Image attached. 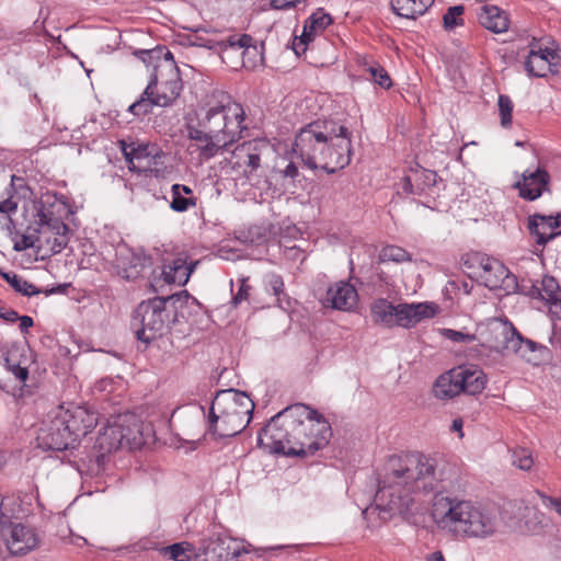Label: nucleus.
<instances>
[{"label":"nucleus","mask_w":561,"mask_h":561,"mask_svg":"<svg viewBox=\"0 0 561 561\" xmlns=\"http://www.w3.org/2000/svg\"><path fill=\"white\" fill-rule=\"evenodd\" d=\"M472 260L478 263L477 275L485 287L508 290L515 286V277L499 260L482 254H474Z\"/></svg>","instance_id":"obj_10"},{"label":"nucleus","mask_w":561,"mask_h":561,"mask_svg":"<svg viewBox=\"0 0 561 561\" xmlns=\"http://www.w3.org/2000/svg\"><path fill=\"white\" fill-rule=\"evenodd\" d=\"M12 226H13V220H12V218L8 217L7 228L10 232V234L12 233V231H11Z\"/></svg>","instance_id":"obj_63"},{"label":"nucleus","mask_w":561,"mask_h":561,"mask_svg":"<svg viewBox=\"0 0 561 561\" xmlns=\"http://www.w3.org/2000/svg\"><path fill=\"white\" fill-rule=\"evenodd\" d=\"M168 319L165 300L156 297L138 305L133 314V327L139 341L149 344L162 336Z\"/></svg>","instance_id":"obj_8"},{"label":"nucleus","mask_w":561,"mask_h":561,"mask_svg":"<svg viewBox=\"0 0 561 561\" xmlns=\"http://www.w3.org/2000/svg\"><path fill=\"white\" fill-rule=\"evenodd\" d=\"M512 465L520 470H530L534 466L531 453L526 448H516L512 453Z\"/></svg>","instance_id":"obj_43"},{"label":"nucleus","mask_w":561,"mask_h":561,"mask_svg":"<svg viewBox=\"0 0 561 561\" xmlns=\"http://www.w3.org/2000/svg\"><path fill=\"white\" fill-rule=\"evenodd\" d=\"M436 307L433 304H400L396 306V325L413 328L424 319L435 316Z\"/></svg>","instance_id":"obj_19"},{"label":"nucleus","mask_w":561,"mask_h":561,"mask_svg":"<svg viewBox=\"0 0 561 561\" xmlns=\"http://www.w3.org/2000/svg\"><path fill=\"white\" fill-rule=\"evenodd\" d=\"M431 516L442 531L461 538H486L496 533V514L471 501L436 495Z\"/></svg>","instance_id":"obj_5"},{"label":"nucleus","mask_w":561,"mask_h":561,"mask_svg":"<svg viewBox=\"0 0 561 561\" xmlns=\"http://www.w3.org/2000/svg\"><path fill=\"white\" fill-rule=\"evenodd\" d=\"M121 149L129 170L138 173L146 172L151 167L152 159L158 154V150L147 144L135 146L121 141Z\"/></svg>","instance_id":"obj_20"},{"label":"nucleus","mask_w":561,"mask_h":561,"mask_svg":"<svg viewBox=\"0 0 561 561\" xmlns=\"http://www.w3.org/2000/svg\"><path fill=\"white\" fill-rule=\"evenodd\" d=\"M254 403L242 391H219L211 402L208 414L209 431L218 437H232L241 433L252 419Z\"/></svg>","instance_id":"obj_6"},{"label":"nucleus","mask_w":561,"mask_h":561,"mask_svg":"<svg viewBox=\"0 0 561 561\" xmlns=\"http://www.w3.org/2000/svg\"><path fill=\"white\" fill-rule=\"evenodd\" d=\"M124 432L121 427L119 420H115L108 424L100 433L96 444L103 453H112L118 448H126Z\"/></svg>","instance_id":"obj_29"},{"label":"nucleus","mask_w":561,"mask_h":561,"mask_svg":"<svg viewBox=\"0 0 561 561\" xmlns=\"http://www.w3.org/2000/svg\"><path fill=\"white\" fill-rule=\"evenodd\" d=\"M426 178H427L428 180H430V178H433V179H434V178H435V174L430 172V173H428V175H427Z\"/></svg>","instance_id":"obj_64"},{"label":"nucleus","mask_w":561,"mask_h":561,"mask_svg":"<svg viewBox=\"0 0 561 561\" xmlns=\"http://www.w3.org/2000/svg\"><path fill=\"white\" fill-rule=\"evenodd\" d=\"M440 333L444 337L455 343H471L477 340V334H469L453 329H442Z\"/></svg>","instance_id":"obj_46"},{"label":"nucleus","mask_w":561,"mask_h":561,"mask_svg":"<svg viewBox=\"0 0 561 561\" xmlns=\"http://www.w3.org/2000/svg\"><path fill=\"white\" fill-rule=\"evenodd\" d=\"M370 316L376 324L387 328L396 325V306L387 299H377L370 305Z\"/></svg>","instance_id":"obj_32"},{"label":"nucleus","mask_w":561,"mask_h":561,"mask_svg":"<svg viewBox=\"0 0 561 561\" xmlns=\"http://www.w3.org/2000/svg\"><path fill=\"white\" fill-rule=\"evenodd\" d=\"M36 215L34 224H55L54 221H64L68 214V206L62 198L55 194H43L36 203Z\"/></svg>","instance_id":"obj_18"},{"label":"nucleus","mask_w":561,"mask_h":561,"mask_svg":"<svg viewBox=\"0 0 561 561\" xmlns=\"http://www.w3.org/2000/svg\"><path fill=\"white\" fill-rule=\"evenodd\" d=\"M148 262L149 259L146 255L135 253L124 248L117 253L116 267L123 278L135 280L141 275Z\"/></svg>","instance_id":"obj_23"},{"label":"nucleus","mask_w":561,"mask_h":561,"mask_svg":"<svg viewBox=\"0 0 561 561\" xmlns=\"http://www.w3.org/2000/svg\"><path fill=\"white\" fill-rule=\"evenodd\" d=\"M379 259L381 262L394 263L411 261L410 254L404 249L397 245L385 247L379 254Z\"/></svg>","instance_id":"obj_39"},{"label":"nucleus","mask_w":561,"mask_h":561,"mask_svg":"<svg viewBox=\"0 0 561 561\" xmlns=\"http://www.w3.org/2000/svg\"><path fill=\"white\" fill-rule=\"evenodd\" d=\"M557 58V54L551 49L540 48L536 50L531 48L525 61V69L528 75L538 78L546 77L548 73H556L558 72Z\"/></svg>","instance_id":"obj_21"},{"label":"nucleus","mask_w":561,"mask_h":561,"mask_svg":"<svg viewBox=\"0 0 561 561\" xmlns=\"http://www.w3.org/2000/svg\"><path fill=\"white\" fill-rule=\"evenodd\" d=\"M224 547L220 539L210 540L205 548L207 561H221L224 559Z\"/></svg>","instance_id":"obj_47"},{"label":"nucleus","mask_w":561,"mask_h":561,"mask_svg":"<svg viewBox=\"0 0 561 561\" xmlns=\"http://www.w3.org/2000/svg\"><path fill=\"white\" fill-rule=\"evenodd\" d=\"M251 287L247 284L245 279L241 280L238 293L233 296V304L237 306L244 300H248Z\"/></svg>","instance_id":"obj_49"},{"label":"nucleus","mask_w":561,"mask_h":561,"mask_svg":"<svg viewBox=\"0 0 561 561\" xmlns=\"http://www.w3.org/2000/svg\"><path fill=\"white\" fill-rule=\"evenodd\" d=\"M270 150L267 141L253 139L237 146L232 151V169H243V174L250 176L261 165V158Z\"/></svg>","instance_id":"obj_12"},{"label":"nucleus","mask_w":561,"mask_h":561,"mask_svg":"<svg viewBox=\"0 0 561 561\" xmlns=\"http://www.w3.org/2000/svg\"><path fill=\"white\" fill-rule=\"evenodd\" d=\"M479 22L494 33H503L508 28L507 14L495 5H484L479 14Z\"/></svg>","instance_id":"obj_30"},{"label":"nucleus","mask_w":561,"mask_h":561,"mask_svg":"<svg viewBox=\"0 0 561 561\" xmlns=\"http://www.w3.org/2000/svg\"><path fill=\"white\" fill-rule=\"evenodd\" d=\"M1 533L10 553L14 556L27 553L39 542L35 529L20 523L2 526Z\"/></svg>","instance_id":"obj_14"},{"label":"nucleus","mask_w":561,"mask_h":561,"mask_svg":"<svg viewBox=\"0 0 561 561\" xmlns=\"http://www.w3.org/2000/svg\"><path fill=\"white\" fill-rule=\"evenodd\" d=\"M171 195L172 201L170 203V208L176 213H184L190 207L196 206V198L193 196L185 197L184 195L179 194V187L176 185H172Z\"/></svg>","instance_id":"obj_38"},{"label":"nucleus","mask_w":561,"mask_h":561,"mask_svg":"<svg viewBox=\"0 0 561 561\" xmlns=\"http://www.w3.org/2000/svg\"><path fill=\"white\" fill-rule=\"evenodd\" d=\"M31 248H36L37 250H41L35 224L27 227L26 231L21 236V239L14 241L13 244V250L16 252H22Z\"/></svg>","instance_id":"obj_37"},{"label":"nucleus","mask_w":561,"mask_h":561,"mask_svg":"<svg viewBox=\"0 0 561 561\" xmlns=\"http://www.w3.org/2000/svg\"><path fill=\"white\" fill-rule=\"evenodd\" d=\"M285 176L295 178L298 174V169L294 162L287 164L284 170Z\"/></svg>","instance_id":"obj_57"},{"label":"nucleus","mask_w":561,"mask_h":561,"mask_svg":"<svg viewBox=\"0 0 561 561\" xmlns=\"http://www.w3.org/2000/svg\"><path fill=\"white\" fill-rule=\"evenodd\" d=\"M546 304L549 307L550 314L553 318L561 320V297L549 300Z\"/></svg>","instance_id":"obj_52"},{"label":"nucleus","mask_w":561,"mask_h":561,"mask_svg":"<svg viewBox=\"0 0 561 561\" xmlns=\"http://www.w3.org/2000/svg\"><path fill=\"white\" fill-rule=\"evenodd\" d=\"M425 561H445V558L442 551H435L427 554Z\"/></svg>","instance_id":"obj_58"},{"label":"nucleus","mask_w":561,"mask_h":561,"mask_svg":"<svg viewBox=\"0 0 561 561\" xmlns=\"http://www.w3.org/2000/svg\"><path fill=\"white\" fill-rule=\"evenodd\" d=\"M293 154L311 170L335 173L351 162V134L332 121L312 122L297 133Z\"/></svg>","instance_id":"obj_4"},{"label":"nucleus","mask_w":561,"mask_h":561,"mask_svg":"<svg viewBox=\"0 0 561 561\" xmlns=\"http://www.w3.org/2000/svg\"><path fill=\"white\" fill-rule=\"evenodd\" d=\"M470 145H477V142H476V141H471V142L465 144V145L461 147V149H460V153H459L458 160H461V158H462V151H463L468 146H470Z\"/></svg>","instance_id":"obj_62"},{"label":"nucleus","mask_w":561,"mask_h":561,"mask_svg":"<svg viewBox=\"0 0 561 561\" xmlns=\"http://www.w3.org/2000/svg\"><path fill=\"white\" fill-rule=\"evenodd\" d=\"M26 359L20 360L14 353H9L5 357L7 369L22 383H25L28 377V370L25 366Z\"/></svg>","instance_id":"obj_36"},{"label":"nucleus","mask_w":561,"mask_h":561,"mask_svg":"<svg viewBox=\"0 0 561 561\" xmlns=\"http://www.w3.org/2000/svg\"><path fill=\"white\" fill-rule=\"evenodd\" d=\"M547 352L546 346L524 337L517 356L527 363L538 365L545 358Z\"/></svg>","instance_id":"obj_34"},{"label":"nucleus","mask_w":561,"mask_h":561,"mask_svg":"<svg viewBox=\"0 0 561 561\" xmlns=\"http://www.w3.org/2000/svg\"><path fill=\"white\" fill-rule=\"evenodd\" d=\"M118 420L124 432L126 448L138 449L146 444L145 425L136 415H119Z\"/></svg>","instance_id":"obj_26"},{"label":"nucleus","mask_w":561,"mask_h":561,"mask_svg":"<svg viewBox=\"0 0 561 561\" xmlns=\"http://www.w3.org/2000/svg\"><path fill=\"white\" fill-rule=\"evenodd\" d=\"M499 114L501 118V125L504 128H507L512 124V112H513V101L510 96L505 94L499 95L497 100Z\"/></svg>","instance_id":"obj_42"},{"label":"nucleus","mask_w":561,"mask_h":561,"mask_svg":"<svg viewBox=\"0 0 561 561\" xmlns=\"http://www.w3.org/2000/svg\"><path fill=\"white\" fill-rule=\"evenodd\" d=\"M311 41L312 39L310 37H305V32L302 31V34L300 35V37H298V38L296 37L293 43L295 53L297 55H299L300 53L306 51L307 44Z\"/></svg>","instance_id":"obj_51"},{"label":"nucleus","mask_w":561,"mask_h":561,"mask_svg":"<svg viewBox=\"0 0 561 561\" xmlns=\"http://www.w3.org/2000/svg\"><path fill=\"white\" fill-rule=\"evenodd\" d=\"M333 22L331 15L322 8L313 12L304 25L305 37L313 39L317 35L321 34Z\"/></svg>","instance_id":"obj_33"},{"label":"nucleus","mask_w":561,"mask_h":561,"mask_svg":"<svg viewBox=\"0 0 561 561\" xmlns=\"http://www.w3.org/2000/svg\"><path fill=\"white\" fill-rule=\"evenodd\" d=\"M179 187V194L188 195L191 197L193 195V190L190 186L175 184Z\"/></svg>","instance_id":"obj_59"},{"label":"nucleus","mask_w":561,"mask_h":561,"mask_svg":"<svg viewBox=\"0 0 561 561\" xmlns=\"http://www.w3.org/2000/svg\"><path fill=\"white\" fill-rule=\"evenodd\" d=\"M55 224H35L38 234L39 249H47L51 253L61 252L69 242V228L64 221Z\"/></svg>","instance_id":"obj_16"},{"label":"nucleus","mask_w":561,"mask_h":561,"mask_svg":"<svg viewBox=\"0 0 561 561\" xmlns=\"http://www.w3.org/2000/svg\"><path fill=\"white\" fill-rule=\"evenodd\" d=\"M523 340H524V336L519 332H517L515 327H513L512 333L508 334V336L503 345V350H501L499 353H501L503 355L515 354L517 356L519 353Z\"/></svg>","instance_id":"obj_44"},{"label":"nucleus","mask_w":561,"mask_h":561,"mask_svg":"<svg viewBox=\"0 0 561 561\" xmlns=\"http://www.w3.org/2000/svg\"><path fill=\"white\" fill-rule=\"evenodd\" d=\"M251 42L252 37L248 34H233L221 39L198 37L195 45L219 51L222 61H227L232 55L244 56L251 50L256 53V47Z\"/></svg>","instance_id":"obj_11"},{"label":"nucleus","mask_w":561,"mask_h":561,"mask_svg":"<svg viewBox=\"0 0 561 561\" xmlns=\"http://www.w3.org/2000/svg\"><path fill=\"white\" fill-rule=\"evenodd\" d=\"M459 373L455 367L437 377L433 385V394L436 399L450 400L462 393L463 388L460 385L462 379Z\"/></svg>","instance_id":"obj_25"},{"label":"nucleus","mask_w":561,"mask_h":561,"mask_svg":"<svg viewBox=\"0 0 561 561\" xmlns=\"http://www.w3.org/2000/svg\"><path fill=\"white\" fill-rule=\"evenodd\" d=\"M0 318L4 320L5 322L13 323L18 321L19 313L10 308H0Z\"/></svg>","instance_id":"obj_53"},{"label":"nucleus","mask_w":561,"mask_h":561,"mask_svg":"<svg viewBox=\"0 0 561 561\" xmlns=\"http://www.w3.org/2000/svg\"><path fill=\"white\" fill-rule=\"evenodd\" d=\"M167 551L174 561H186L190 558V545L185 542L174 543L168 547Z\"/></svg>","instance_id":"obj_48"},{"label":"nucleus","mask_w":561,"mask_h":561,"mask_svg":"<svg viewBox=\"0 0 561 561\" xmlns=\"http://www.w3.org/2000/svg\"><path fill=\"white\" fill-rule=\"evenodd\" d=\"M367 71L370 78L383 89H389L392 85V81L388 72L378 64L368 66Z\"/></svg>","instance_id":"obj_45"},{"label":"nucleus","mask_w":561,"mask_h":561,"mask_svg":"<svg viewBox=\"0 0 561 561\" xmlns=\"http://www.w3.org/2000/svg\"><path fill=\"white\" fill-rule=\"evenodd\" d=\"M459 373L462 393L474 396L481 393L486 385V376L481 368L473 365H461L457 367Z\"/></svg>","instance_id":"obj_27"},{"label":"nucleus","mask_w":561,"mask_h":561,"mask_svg":"<svg viewBox=\"0 0 561 561\" xmlns=\"http://www.w3.org/2000/svg\"><path fill=\"white\" fill-rule=\"evenodd\" d=\"M18 208V204L13 202L11 198H7L0 202V213L9 214L15 211Z\"/></svg>","instance_id":"obj_55"},{"label":"nucleus","mask_w":561,"mask_h":561,"mask_svg":"<svg viewBox=\"0 0 561 561\" xmlns=\"http://www.w3.org/2000/svg\"><path fill=\"white\" fill-rule=\"evenodd\" d=\"M57 410L71 432V436H73L76 443L80 437L91 432L98 424L96 413L85 407L70 405L65 408L64 405H59Z\"/></svg>","instance_id":"obj_13"},{"label":"nucleus","mask_w":561,"mask_h":561,"mask_svg":"<svg viewBox=\"0 0 561 561\" xmlns=\"http://www.w3.org/2000/svg\"><path fill=\"white\" fill-rule=\"evenodd\" d=\"M551 506L556 510V512L561 515V497L560 499H550Z\"/></svg>","instance_id":"obj_61"},{"label":"nucleus","mask_w":561,"mask_h":561,"mask_svg":"<svg viewBox=\"0 0 561 561\" xmlns=\"http://www.w3.org/2000/svg\"><path fill=\"white\" fill-rule=\"evenodd\" d=\"M1 276L20 294L31 297L34 295H38L41 293L39 289L35 287L32 283H28L26 279L21 277L15 273H1Z\"/></svg>","instance_id":"obj_35"},{"label":"nucleus","mask_w":561,"mask_h":561,"mask_svg":"<svg viewBox=\"0 0 561 561\" xmlns=\"http://www.w3.org/2000/svg\"><path fill=\"white\" fill-rule=\"evenodd\" d=\"M434 0H391L393 12L404 19H416L424 14Z\"/></svg>","instance_id":"obj_31"},{"label":"nucleus","mask_w":561,"mask_h":561,"mask_svg":"<svg viewBox=\"0 0 561 561\" xmlns=\"http://www.w3.org/2000/svg\"><path fill=\"white\" fill-rule=\"evenodd\" d=\"M36 439L38 447L45 450L61 451L76 445L71 432L59 415L57 408L51 410L42 422Z\"/></svg>","instance_id":"obj_9"},{"label":"nucleus","mask_w":561,"mask_h":561,"mask_svg":"<svg viewBox=\"0 0 561 561\" xmlns=\"http://www.w3.org/2000/svg\"><path fill=\"white\" fill-rule=\"evenodd\" d=\"M513 324L508 320L492 318L477 327V340L492 351L500 352L512 333Z\"/></svg>","instance_id":"obj_15"},{"label":"nucleus","mask_w":561,"mask_h":561,"mask_svg":"<svg viewBox=\"0 0 561 561\" xmlns=\"http://www.w3.org/2000/svg\"><path fill=\"white\" fill-rule=\"evenodd\" d=\"M18 321L20 322L19 325L22 333H27L28 329L34 324V321L30 316H19Z\"/></svg>","instance_id":"obj_56"},{"label":"nucleus","mask_w":561,"mask_h":561,"mask_svg":"<svg viewBox=\"0 0 561 561\" xmlns=\"http://www.w3.org/2000/svg\"><path fill=\"white\" fill-rule=\"evenodd\" d=\"M154 67V73L139 100L129 105L128 112L135 116H144L153 106H170L180 96L182 80L178 67L172 60L171 53Z\"/></svg>","instance_id":"obj_7"},{"label":"nucleus","mask_w":561,"mask_h":561,"mask_svg":"<svg viewBox=\"0 0 561 561\" xmlns=\"http://www.w3.org/2000/svg\"><path fill=\"white\" fill-rule=\"evenodd\" d=\"M539 295L546 302L561 297V288L558 280L552 276H545L541 280Z\"/></svg>","instance_id":"obj_40"},{"label":"nucleus","mask_w":561,"mask_h":561,"mask_svg":"<svg viewBox=\"0 0 561 561\" xmlns=\"http://www.w3.org/2000/svg\"><path fill=\"white\" fill-rule=\"evenodd\" d=\"M451 430L456 431V432H459L460 437H462V435H463L462 432H461V430H462V420L461 419H455L453 421Z\"/></svg>","instance_id":"obj_60"},{"label":"nucleus","mask_w":561,"mask_h":561,"mask_svg":"<svg viewBox=\"0 0 561 561\" xmlns=\"http://www.w3.org/2000/svg\"><path fill=\"white\" fill-rule=\"evenodd\" d=\"M355 287L346 282H339L327 291L325 301L334 309L351 310L357 304Z\"/></svg>","instance_id":"obj_24"},{"label":"nucleus","mask_w":561,"mask_h":561,"mask_svg":"<svg viewBox=\"0 0 561 561\" xmlns=\"http://www.w3.org/2000/svg\"><path fill=\"white\" fill-rule=\"evenodd\" d=\"M550 175L542 169L524 171L522 179L516 182L515 187L519 191V196L527 201L539 198L543 192L549 191Z\"/></svg>","instance_id":"obj_17"},{"label":"nucleus","mask_w":561,"mask_h":561,"mask_svg":"<svg viewBox=\"0 0 561 561\" xmlns=\"http://www.w3.org/2000/svg\"><path fill=\"white\" fill-rule=\"evenodd\" d=\"M463 5H455L448 8L447 12L443 16L444 27L448 31H451L457 26L463 25Z\"/></svg>","instance_id":"obj_41"},{"label":"nucleus","mask_w":561,"mask_h":561,"mask_svg":"<svg viewBox=\"0 0 561 561\" xmlns=\"http://www.w3.org/2000/svg\"><path fill=\"white\" fill-rule=\"evenodd\" d=\"M268 285L273 290V294L278 298L284 291V282L280 276L272 275L268 279Z\"/></svg>","instance_id":"obj_50"},{"label":"nucleus","mask_w":561,"mask_h":561,"mask_svg":"<svg viewBox=\"0 0 561 561\" xmlns=\"http://www.w3.org/2000/svg\"><path fill=\"white\" fill-rule=\"evenodd\" d=\"M244 111L224 92L213 94L201 110L197 122L187 119L186 130L190 149L207 161L228 150L242 138L247 129Z\"/></svg>","instance_id":"obj_3"},{"label":"nucleus","mask_w":561,"mask_h":561,"mask_svg":"<svg viewBox=\"0 0 561 561\" xmlns=\"http://www.w3.org/2000/svg\"><path fill=\"white\" fill-rule=\"evenodd\" d=\"M331 426L316 410L298 403L274 415L259 434L257 443L271 453L310 456L327 446Z\"/></svg>","instance_id":"obj_2"},{"label":"nucleus","mask_w":561,"mask_h":561,"mask_svg":"<svg viewBox=\"0 0 561 561\" xmlns=\"http://www.w3.org/2000/svg\"><path fill=\"white\" fill-rule=\"evenodd\" d=\"M528 229L538 244H546L561 234V214L556 217L534 215L529 218Z\"/></svg>","instance_id":"obj_22"},{"label":"nucleus","mask_w":561,"mask_h":561,"mask_svg":"<svg viewBox=\"0 0 561 561\" xmlns=\"http://www.w3.org/2000/svg\"><path fill=\"white\" fill-rule=\"evenodd\" d=\"M197 263L195 261L188 264L184 257L174 259L170 264L164 265L162 271L163 280L168 284L185 285Z\"/></svg>","instance_id":"obj_28"},{"label":"nucleus","mask_w":561,"mask_h":561,"mask_svg":"<svg viewBox=\"0 0 561 561\" xmlns=\"http://www.w3.org/2000/svg\"><path fill=\"white\" fill-rule=\"evenodd\" d=\"M436 463L430 457L413 453L392 455L375 495L376 508L390 514L407 515L415 508L413 494L437 489Z\"/></svg>","instance_id":"obj_1"},{"label":"nucleus","mask_w":561,"mask_h":561,"mask_svg":"<svg viewBox=\"0 0 561 561\" xmlns=\"http://www.w3.org/2000/svg\"><path fill=\"white\" fill-rule=\"evenodd\" d=\"M400 190L403 194L410 195V194H416L417 191L414 190L411 178L404 176L402 178L400 182Z\"/></svg>","instance_id":"obj_54"}]
</instances>
